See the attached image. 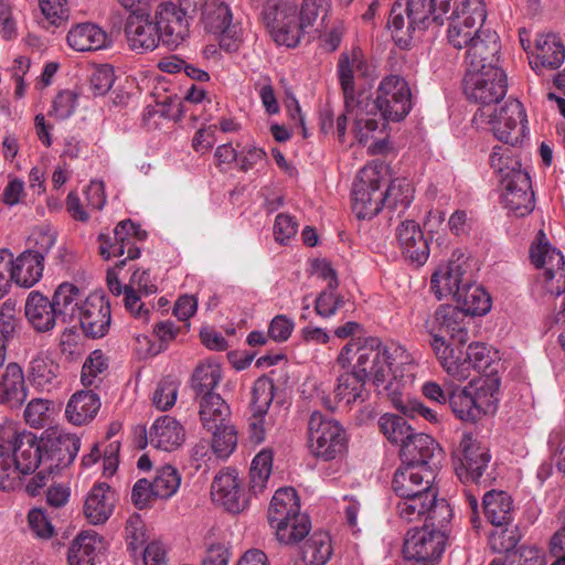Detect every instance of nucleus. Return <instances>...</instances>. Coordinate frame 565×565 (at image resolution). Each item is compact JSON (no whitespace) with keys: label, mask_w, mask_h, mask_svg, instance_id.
<instances>
[{"label":"nucleus","mask_w":565,"mask_h":565,"mask_svg":"<svg viewBox=\"0 0 565 565\" xmlns=\"http://www.w3.org/2000/svg\"><path fill=\"white\" fill-rule=\"evenodd\" d=\"M507 75L500 66H488L483 71H467L463 93L480 105L473 121L488 124L500 141L515 143L527 135V119L522 103L509 99L499 109L494 106L507 94Z\"/></svg>","instance_id":"nucleus-1"},{"label":"nucleus","mask_w":565,"mask_h":565,"mask_svg":"<svg viewBox=\"0 0 565 565\" xmlns=\"http://www.w3.org/2000/svg\"><path fill=\"white\" fill-rule=\"evenodd\" d=\"M337 364L345 370L352 367L358 376L372 381L391 399L394 391L402 388L406 377L413 376L415 358L403 345L380 339L355 338L339 352Z\"/></svg>","instance_id":"nucleus-2"},{"label":"nucleus","mask_w":565,"mask_h":565,"mask_svg":"<svg viewBox=\"0 0 565 565\" xmlns=\"http://www.w3.org/2000/svg\"><path fill=\"white\" fill-rule=\"evenodd\" d=\"M62 411V403L38 398V429L50 425L38 438V488L62 475L75 460L81 439L53 425Z\"/></svg>","instance_id":"nucleus-3"},{"label":"nucleus","mask_w":565,"mask_h":565,"mask_svg":"<svg viewBox=\"0 0 565 565\" xmlns=\"http://www.w3.org/2000/svg\"><path fill=\"white\" fill-rule=\"evenodd\" d=\"M35 435L6 429L0 435V489L10 490L30 477L26 492L35 495Z\"/></svg>","instance_id":"nucleus-4"},{"label":"nucleus","mask_w":565,"mask_h":565,"mask_svg":"<svg viewBox=\"0 0 565 565\" xmlns=\"http://www.w3.org/2000/svg\"><path fill=\"white\" fill-rule=\"evenodd\" d=\"M451 0H396L390 11L387 28L395 43L405 49L416 30H425L449 11Z\"/></svg>","instance_id":"nucleus-5"},{"label":"nucleus","mask_w":565,"mask_h":565,"mask_svg":"<svg viewBox=\"0 0 565 565\" xmlns=\"http://www.w3.org/2000/svg\"><path fill=\"white\" fill-rule=\"evenodd\" d=\"M268 522L277 539L285 544L300 541L310 530V521L300 513L299 497L291 487L275 492L268 509Z\"/></svg>","instance_id":"nucleus-6"},{"label":"nucleus","mask_w":565,"mask_h":565,"mask_svg":"<svg viewBox=\"0 0 565 565\" xmlns=\"http://www.w3.org/2000/svg\"><path fill=\"white\" fill-rule=\"evenodd\" d=\"M425 328L430 335L429 344L438 362L457 345H465L468 341L466 318L459 307L439 306L426 320Z\"/></svg>","instance_id":"nucleus-7"},{"label":"nucleus","mask_w":565,"mask_h":565,"mask_svg":"<svg viewBox=\"0 0 565 565\" xmlns=\"http://www.w3.org/2000/svg\"><path fill=\"white\" fill-rule=\"evenodd\" d=\"M191 10L198 15L199 25L204 32L220 36V47L228 53L237 52L242 44V33L232 24L230 6L222 0H190Z\"/></svg>","instance_id":"nucleus-8"},{"label":"nucleus","mask_w":565,"mask_h":565,"mask_svg":"<svg viewBox=\"0 0 565 565\" xmlns=\"http://www.w3.org/2000/svg\"><path fill=\"white\" fill-rule=\"evenodd\" d=\"M385 167L371 162L364 166L356 177L352 188V210L358 218H372L377 215L385 203L384 182Z\"/></svg>","instance_id":"nucleus-9"},{"label":"nucleus","mask_w":565,"mask_h":565,"mask_svg":"<svg viewBox=\"0 0 565 565\" xmlns=\"http://www.w3.org/2000/svg\"><path fill=\"white\" fill-rule=\"evenodd\" d=\"M83 301L81 290L67 282L58 286L52 301L38 292V332L53 329L58 317L64 322L75 321Z\"/></svg>","instance_id":"nucleus-10"},{"label":"nucleus","mask_w":565,"mask_h":565,"mask_svg":"<svg viewBox=\"0 0 565 565\" xmlns=\"http://www.w3.org/2000/svg\"><path fill=\"white\" fill-rule=\"evenodd\" d=\"M308 446L317 458L333 460L345 451V430L339 422L313 412L308 423Z\"/></svg>","instance_id":"nucleus-11"},{"label":"nucleus","mask_w":565,"mask_h":565,"mask_svg":"<svg viewBox=\"0 0 565 565\" xmlns=\"http://www.w3.org/2000/svg\"><path fill=\"white\" fill-rule=\"evenodd\" d=\"M190 0H163L153 10L162 44L169 49H177L190 36L191 18Z\"/></svg>","instance_id":"nucleus-12"},{"label":"nucleus","mask_w":565,"mask_h":565,"mask_svg":"<svg viewBox=\"0 0 565 565\" xmlns=\"http://www.w3.org/2000/svg\"><path fill=\"white\" fill-rule=\"evenodd\" d=\"M487 18L482 0H462L449 17L448 42L458 50L467 49L482 34L481 26Z\"/></svg>","instance_id":"nucleus-13"},{"label":"nucleus","mask_w":565,"mask_h":565,"mask_svg":"<svg viewBox=\"0 0 565 565\" xmlns=\"http://www.w3.org/2000/svg\"><path fill=\"white\" fill-rule=\"evenodd\" d=\"M531 263L543 269V288L546 292L559 296L565 292V258L561 250L553 247L541 230L530 248Z\"/></svg>","instance_id":"nucleus-14"},{"label":"nucleus","mask_w":565,"mask_h":565,"mask_svg":"<svg viewBox=\"0 0 565 565\" xmlns=\"http://www.w3.org/2000/svg\"><path fill=\"white\" fill-rule=\"evenodd\" d=\"M264 20L278 45L296 47L299 44L300 22L295 0H269L264 9Z\"/></svg>","instance_id":"nucleus-15"},{"label":"nucleus","mask_w":565,"mask_h":565,"mask_svg":"<svg viewBox=\"0 0 565 565\" xmlns=\"http://www.w3.org/2000/svg\"><path fill=\"white\" fill-rule=\"evenodd\" d=\"M375 106L381 115L392 121L403 120L412 109V90L405 78L387 75L376 90Z\"/></svg>","instance_id":"nucleus-16"},{"label":"nucleus","mask_w":565,"mask_h":565,"mask_svg":"<svg viewBox=\"0 0 565 565\" xmlns=\"http://www.w3.org/2000/svg\"><path fill=\"white\" fill-rule=\"evenodd\" d=\"M463 347L457 345L439 362L447 375L458 382L471 377L473 371L486 372L492 363L490 351L483 343H471L465 352Z\"/></svg>","instance_id":"nucleus-17"},{"label":"nucleus","mask_w":565,"mask_h":565,"mask_svg":"<svg viewBox=\"0 0 565 565\" xmlns=\"http://www.w3.org/2000/svg\"><path fill=\"white\" fill-rule=\"evenodd\" d=\"M455 470L462 482H479L491 460L489 448L471 434H463L454 451Z\"/></svg>","instance_id":"nucleus-18"},{"label":"nucleus","mask_w":565,"mask_h":565,"mask_svg":"<svg viewBox=\"0 0 565 565\" xmlns=\"http://www.w3.org/2000/svg\"><path fill=\"white\" fill-rule=\"evenodd\" d=\"M374 76L375 67L361 49L353 47L349 52L341 53L338 62V77L348 105L356 102L355 78L372 79Z\"/></svg>","instance_id":"nucleus-19"},{"label":"nucleus","mask_w":565,"mask_h":565,"mask_svg":"<svg viewBox=\"0 0 565 565\" xmlns=\"http://www.w3.org/2000/svg\"><path fill=\"white\" fill-rule=\"evenodd\" d=\"M447 537L444 530L422 527L409 531L404 543V555L409 561L438 559L445 551Z\"/></svg>","instance_id":"nucleus-20"},{"label":"nucleus","mask_w":565,"mask_h":565,"mask_svg":"<svg viewBox=\"0 0 565 565\" xmlns=\"http://www.w3.org/2000/svg\"><path fill=\"white\" fill-rule=\"evenodd\" d=\"M435 469L433 467L403 465L398 468L392 481V487L397 497L424 495V500L433 499Z\"/></svg>","instance_id":"nucleus-21"},{"label":"nucleus","mask_w":565,"mask_h":565,"mask_svg":"<svg viewBox=\"0 0 565 565\" xmlns=\"http://www.w3.org/2000/svg\"><path fill=\"white\" fill-rule=\"evenodd\" d=\"M116 243H111L108 235L100 234L98 239L100 242L99 252L105 259L110 257L122 256L127 247V258L136 259L140 256V249L134 246L132 241H143L147 236L146 231L141 230L139 225L130 220L121 221L114 230Z\"/></svg>","instance_id":"nucleus-22"},{"label":"nucleus","mask_w":565,"mask_h":565,"mask_svg":"<svg viewBox=\"0 0 565 565\" xmlns=\"http://www.w3.org/2000/svg\"><path fill=\"white\" fill-rule=\"evenodd\" d=\"M75 320L79 322L86 337L92 339L103 338L110 326V306L103 296L89 295L81 303Z\"/></svg>","instance_id":"nucleus-23"},{"label":"nucleus","mask_w":565,"mask_h":565,"mask_svg":"<svg viewBox=\"0 0 565 565\" xmlns=\"http://www.w3.org/2000/svg\"><path fill=\"white\" fill-rule=\"evenodd\" d=\"M125 34L129 47L137 52H151L161 41L153 15L146 12H132L126 22Z\"/></svg>","instance_id":"nucleus-24"},{"label":"nucleus","mask_w":565,"mask_h":565,"mask_svg":"<svg viewBox=\"0 0 565 565\" xmlns=\"http://www.w3.org/2000/svg\"><path fill=\"white\" fill-rule=\"evenodd\" d=\"M501 202L515 216H525L534 207V194L529 172H516L510 180L501 182Z\"/></svg>","instance_id":"nucleus-25"},{"label":"nucleus","mask_w":565,"mask_h":565,"mask_svg":"<svg viewBox=\"0 0 565 565\" xmlns=\"http://www.w3.org/2000/svg\"><path fill=\"white\" fill-rule=\"evenodd\" d=\"M214 502L232 513H238L247 507V498L242 488V480L235 470H224L215 476L212 490Z\"/></svg>","instance_id":"nucleus-26"},{"label":"nucleus","mask_w":565,"mask_h":565,"mask_svg":"<svg viewBox=\"0 0 565 565\" xmlns=\"http://www.w3.org/2000/svg\"><path fill=\"white\" fill-rule=\"evenodd\" d=\"M466 275V262L457 258L440 265L433 274L430 289L438 299L452 297L454 299L462 291L463 285L469 282Z\"/></svg>","instance_id":"nucleus-27"},{"label":"nucleus","mask_w":565,"mask_h":565,"mask_svg":"<svg viewBox=\"0 0 565 565\" xmlns=\"http://www.w3.org/2000/svg\"><path fill=\"white\" fill-rule=\"evenodd\" d=\"M531 54V68L540 75L543 70L561 67L565 61V45L557 34H539Z\"/></svg>","instance_id":"nucleus-28"},{"label":"nucleus","mask_w":565,"mask_h":565,"mask_svg":"<svg viewBox=\"0 0 565 565\" xmlns=\"http://www.w3.org/2000/svg\"><path fill=\"white\" fill-rule=\"evenodd\" d=\"M500 42L495 32L483 30L482 34L467 46V71H483L488 66H499Z\"/></svg>","instance_id":"nucleus-29"},{"label":"nucleus","mask_w":565,"mask_h":565,"mask_svg":"<svg viewBox=\"0 0 565 565\" xmlns=\"http://www.w3.org/2000/svg\"><path fill=\"white\" fill-rule=\"evenodd\" d=\"M116 505L115 491L105 482L92 487L84 503V515L93 525H100L108 521Z\"/></svg>","instance_id":"nucleus-30"},{"label":"nucleus","mask_w":565,"mask_h":565,"mask_svg":"<svg viewBox=\"0 0 565 565\" xmlns=\"http://www.w3.org/2000/svg\"><path fill=\"white\" fill-rule=\"evenodd\" d=\"M105 548L106 543L102 535L92 530L82 531L75 536L68 547V564L95 565Z\"/></svg>","instance_id":"nucleus-31"},{"label":"nucleus","mask_w":565,"mask_h":565,"mask_svg":"<svg viewBox=\"0 0 565 565\" xmlns=\"http://www.w3.org/2000/svg\"><path fill=\"white\" fill-rule=\"evenodd\" d=\"M396 237L403 255L412 263L423 265L429 256V246L419 225L404 221L396 228Z\"/></svg>","instance_id":"nucleus-32"},{"label":"nucleus","mask_w":565,"mask_h":565,"mask_svg":"<svg viewBox=\"0 0 565 565\" xmlns=\"http://www.w3.org/2000/svg\"><path fill=\"white\" fill-rule=\"evenodd\" d=\"M440 454L439 445L429 435L413 433L401 447L403 465L433 467L430 462Z\"/></svg>","instance_id":"nucleus-33"},{"label":"nucleus","mask_w":565,"mask_h":565,"mask_svg":"<svg viewBox=\"0 0 565 565\" xmlns=\"http://www.w3.org/2000/svg\"><path fill=\"white\" fill-rule=\"evenodd\" d=\"M147 436L151 446L164 451L178 449L185 440L183 426L175 418L168 415L157 418Z\"/></svg>","instance_id":"nucleus-34"},{"label":"nucleus","mask_w":565,"mask_h":565,"mask_svg":"<svg viewBox=\"0 0 565 565\" xmlns=\"http://www.w3.org/2000/svg\"><path fill=\"white\" fill-rule=\"evenodd\" d=\"M366 381L355 374L352 367L345 369V372L339 375L338 384L334 388V398H323L324 406L334 411L337 403H343L345 406L356 402H364L367 398L365 388Z\"/></svg>","instance_id":"nucleus-35"},{"label":"nucleus","mask_w":565,"mask_h":565,"mask_svg":"<svg viewBox=\"0 0 565 565\" xmlns=\"http://www.w3.org/2000/svg\"><path fill=\"white\" fill-rule=\"evenodd\" d=\"M524 138L525 136L515 143L502 141L503 145L492 148L489 162L493 171L499 175L500 182L514 178L516 172H527L526 169L522 168L519 151L514 148Z\"/></svg>","instance_id":"nucleus-36"},{"label":"nucleus","mask_w":565,"mask_h":565,"mask_svg":"<svg viewBox=\"0 0 565 565\" xmlns=\"http://www.w3.org/2000/svg\"><path fill=\"white\" fill-rule=\"evenodd\" d=\"M99 408L100 399L96 393L78 391L68 399L65 407V416L71 424L82 426L92 422Z\"/></svg>","instance_id":"nucleus-37"},{"label":"nucleus","mask_w":565,"mask_h":565,"mask_svg":"<svg viewBox=\"0 0 565 565\" xmlns=\"http://www.w3.org/2000/svg\"><path fill=\"white\" fill-rule=\"evenodd\" d=\"M26 398L24 376L20 365L10 363L0 379V403L19 407Z\"/></svg>","instance_id":"nucleus-38"},{"label":"nucleus","mask_w":565,"mask_h":565,"mask_svg":"<svg viewBox=\"0 0 565 565\" xmlns=\"http://www.w3.org/2000/svg\"><path fill=\"white\" fill-rule=\"evenodd\" d=\"M107 33L93 23H81L67 33L68 45L79 52L96 51L108 45Z\"/></svg>","instance_id":"nucleus-39"},{"label":"nucleus","mask_w":565,"mask_h":565,"mask_svg":"<svg viewBox=\"0 0 565 565\" xmlns=\"http://www.w3.org/2000/svg\"><path fill=\"white\" fill-rule=\"evenodd\" d=\"M468 386L472 391L473 399L478 411H480V417L497 412L500 387V381L497 377L481 376L472 379Z\"/></svg>","instance_id":"nucleus-40"},{"label":"nucleus","mask_w":565,"mask_h":565,"mask_svg":"<svg viewBox=\"0 0 565 565\" xmlns=\"http://www.w3.org/2000/svg\"><path fill=\"white\" fill-rule=\"evenodd\" d=\"M483 511L495 527L505 526L513 520V500L505 491L491 490L483 495Z\"/></svg>","instance_id":"nucleus-41"},{"label":"nucleus","mask_w":565,"mask_h":565,"mask_svg":"<svg viewBox=\"0 0 565 565\" xmlns=\"http://www.w3.org/2000/svg\"><path fill=\"white\" fill-rule=\"evenodd\" d=\"M333 553L331 537L326 532H315L301 546V564L326 565Z\"/></svg>","instance_id":"nucleus-42"},{"label":"nucleus","mask_w":565,"mask_h":565,"mask_svg":"<svg viewBox=\"0 0 565 565\" xmlns=\"http://www.w3.org/2000/svg\"><path fill=\"white\" fill-rule=\"evenodd\" d=\"M455 300L465 317L467 315L483 316L491 309V298L489 294L481 286L470 284V281L463 285L462 291Z\"/></svg>","instance_id":"nucleus-43"},{"label":"nucleus","mask_w":565,"mask_h":565,"mask_svg":"<svg viewBox=\"0 0 565 565\" xmlns=\"http://www.w3.org/2000/svg\"><path fill=\"white\" fill-rule=\"evenodd\" d=\"M200 419L207 430L231 424L230 406L218 394H210L200 402Z\"/></svg>","instance_id":"nucleus-44"},{"label":"nucleus","mask_w":565,"mask_h":565,"mask_svg":"<svg viewBox=\"0 0 565 565\" xmlns=\"http://www.w3.org/2000/svg\"><path fill=\"white\" fill-rule=\"evenodd\" d=\"M450 408L455 416L463 422L475 423L480 419V411L476 405L472 391L467 385L451 390L448 395Z\"/></svg>","instance_id":"nucleus-45"},{"label":"nucleus","mask_w":565,"mask_h":565,"mask_svg":"<svg viewBox=\"0 0 565 565\" xmlns=\"http://www.w3.org/2000/svg\"><path fill=\"white\" fill-rule=\"evenodd\" d=\"M273 451L260 450L252 460L249 469V489L254 494L265 491L273 469Z\"/></svg>","instance_id":"nucleus-46"},{"label":"nucleus","mask_w":565,"mask_h":565,"mask_svg":"<svg viewBox=\"0 0 565 565\" xmlns=\"http://www.w3.org/2000/svg\"><path fill=\"white\" fill-rule=\"evenodd\" d=\"M222 379V369L218 363L206 361L195 369L192 375V388L196 395L206 397L214 394L213 390Z\"/></svg>","instance_id":"nucleus-47"},{"label":"nucleus","mask_w":565,"mask_h":565,"mask_svg":"<svg viewBox=\"0 0 565 565\" xmlns=\"http://www.w3.org/2000/svg\"><path fill=\"white\" fill-rule=\"evenodd\" d=\"M407 382L402 385V388L393 392V396L391 402L396 409H401L406 416L409 417H423L429 423H438L439 415L438 413L428 406H426L423 402L416 398H404V390L406 387Z\"/></svg>","instance_id":"nucleus-48"},{"label":"nucleus","mask_w":565,"mask_h":565,"mask_svg":"<svg viewBox=\"0 0 565 565\" xmlns=\"http://www.w3.org/2000/svg\"><path fill=\"white\" fill-rule=\"evenodd\" d=\"M63 545V537L58 535L47 515L38 509V551L46 555H55Z\"/></svg>","instance_id":"nucleus-49"},{"label":"nucleus","mask_w":565,"mask_h":565,"mask_svg":"<svg viewBox=\"0 0 565 565\" xmlns=\"http://www.w3.org/2000/svg\"><path fill=\"white\" fill-rule=\"evenodd\" d=\"M42 19L38 21L44 29L54 32L65 24L70 17L67 0H38Z\"/></svg>","instance_id":"nucleus-50"},{"label":"nucleus","mask_w":565,"mask_h":565,"mask_svg":"<svg viewBox=\"0 0 565 565\" xmlns=\"http://www.w3.org/2000/svg\"><path fill=\"white\" fill-rule=\"evenodd\" d=\"M379 426L386 439L402 447L414 433L413 428L403 416L396 414H383L379 418Z\"/></svg>","instance_id":"nucleus-51"},{"label":"nucleus","mask_w":565,"mask_h":565,"mask_svg":"<svg viewBox=\"0 0 565 565\" xmlns=\"http://www.w3.org/2000/svg\"><path fill=\"white\" fill-rule=\"evenodd\" d=\"M434 498L425 499L424 495H409L398 497V501L395 504V511L397 516L406 522H419L423 521L425 513H427V507L431 504Z\"/></svg>","instance_id":"nucleus-52"},{"label":"nucleus","mask_w":565,"mask_h":565,"mask_svg":"<svg viewBox=\"0 0 565 565\" xmlns=\"http://www.w3.org/2000/svg\"><path fill=\"white\" fill-rule=\"evenodd\" d=\"M35 253L26 249L15 259L12 258L11 278L13 282L23 288H31L35 284Z\"/></svg>","instance_id":"nucleus-53"},{"label":"nucleus","mask_w":565,"mask_h":565,"mask_svg":"<svg viewBox=\"0 0 565 565\" xmlns=\"http://www.w3.org/2000/svg\"><path fill=\"white\" fill-rule=\"evenodd\" d=\"M427 508L423 527L444 530L448 536V526L452 519V509L448 502L445 499H438V492L435 491L434 501Z\"/></svg>","instance_id":"nucleus-54"},{"label":"nucleus","mask_w":565,"mask_h":565,"mask_svg":"<svg viewBox=\"0 0 565 565\" xmlns=\"http://www.w3.org/2000/svg\"><path fill=\"white\" fill-rule=\"evenodd\" d=\"M347 108L348 114L353 120V134L355 139L360 143H366L379 127L377 120L363 111L360 102H353L352 105L347 104Z\"/></svg>","instance_id":"nucleus-55"},{"label":"nucleus","mask_w":565,"mask_h":565,"mask_svg":"<svg viewBox=\"0 0 565 565\" xmlns=\"http://www.w3.org/2000/svg\"><path fill=\"white\" fill-rule=\"evenodd\" d=\"M180 484L181 476L174 467L167 465L157 469L152 487L158 499L171 498L177 493Z\"/></svg>","instance_id":"nucleus-56"},{"label":"nucleus","mask_w":565,"mask_h":565,"mask_svg":"<svg viewBox=\"0 0 565 565\" xmlns=\"http://www.w3.org/2000/svg\"><path fill=\"white\" fill-rule=\"evenodd\" d=\"M273 380L262 376L254 382L252 390L250 413L258 416H266L274 399Z\"/></svg>","instance_id":"nucleus-57"},{"label":"nucleus","mask_w":565,"mask_h":565,"mask_svg":"<svg viewBox=\"0 0 565 565\" xmlns=\"http://www.w3.org/2000/svg\"><path fill=\"white\" fill-rule=\"evenodd\" d=\"M212 450L218 458H227L237 446V431L232 424L213 428Z\"/></svg>","instance_id":"nucleus-58"},{"label":"nucleus","mask_w":565,"mask_h":565,"mask_svg":"<svg viewBox=\"0 0 565 565\" xmlns=\"http://www.w3.org/2000/svg\"><path fill=\"white\" fill-rule=\"evenodd\" d=\"M385 202L393 207L406 209L414 199V188L406 179H395L384 191Z\"/></svg>","instance_id":"nucleus-59"},{"label":"nucleus","mask_w":565,"mask_h":565,"mask_svg":"<svg viewBox=\"0 0 565 565\" xmlns=\"http://www.w3.org/2000/svg\"><path fill=\"white\" fill-rule=\"evenodd\" d=\"M178 388V382L170 377L160 381L151 396V402L156 409L159 412L170 409L177 402Z\"/></svg>","instance_id":"nucleus-60"},{"label":"nucleus","mask_w":565,"mask_h":565,"mask_svg":"<svg viewBox=\"0 0 565 565\" xmlns=\"http://www.w3.org/2000/svg\"><path fill=\"white\" fill-rule=\"evenodd\" d=\"M108 367V360L100 350L93 351L82 367L81 381L84 386H90L99 374Z\"/></svg>","instance_id":"nucleus-61"},{"label":"nucleus","mask_w":565,"mask_h":565,"mask_svg":"<svg viewBox=\"0 0 565 565\" xmlns=\"http://www.w3.org/2000/svg\"><path fill=\"white\" fill-rule=\"evenodd\" d=\"M344 303L335 289L329 287L323 290L316 299V312L322 318H330L334 316L340 307Z\"/></svg>","instance_id":"nucleus-62"},{"label":"nucleus","mask_w":565,"mask_h":565,"mask_svg":"<svg viewBox=\"0 0 565 565\" xmlns=\"http://www.w3.org/2000/svg\"><path fill=\"white\" fill-rule=\"evenodd\" d=\"M115 82V73L111 66L100 65L90 76V89L95 95H105Z\"/></svg>","instance_id":"nucleus-63"},{"label":"nucleus","mask_w":565,"mask_h":565,"mask_svg":"<svg viewBox=\"0 0 565 565\" xmlns=\"http://www.w3.org/2000/svg\"><path fill=\"white\" fill-rule=\"evenodd\" d=\"M263 162H267V153L263 148L255 145L245 146L238 153L237 164L242 171L252 170Z\"/></svg>","instance_id":"nucleus-64"}]
</instances>
